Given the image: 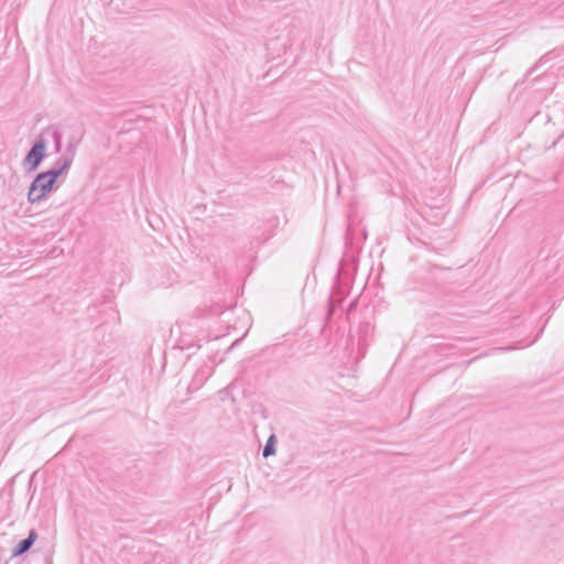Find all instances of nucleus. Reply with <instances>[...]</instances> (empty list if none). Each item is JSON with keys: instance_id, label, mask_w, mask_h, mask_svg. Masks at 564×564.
I'll return each mask as SVG.
<instances>
[{"instance_id": "1", "label": "nucleus", "mask_w": 564, "mask_h": 564, "mask_svg": "<svg viewBox=\"0 0 564 564\" xmlns=\"http://www.w3.org/2000/svg\"><path fill=\"white\" fill-rule=\"evenodd\" d=\"M58 175V172H46L39 174L29 191V199L31 202H39L44 198L51 192L53 184L57 180Z\"/></svg>"}, {"instance_id": "2", "label": "nucleus", "mask_w": 564, "mask_h": 564, "mask_svg": "<svg viewBox=\"0 0 564 564\" xmlns=\"http://www.w3.org/2000/svg\"><path fill=\"white\" fill-rule=\"evenodd\" d=\"M45 144L37 142L26 155V163L31 165V169H35L44 156Z\"/></svg>"}, {"instance_id": "3", "label": "nucleus", "mask_w": 564, "mask_h": 564, "mask_svg": "<svg viewBox=\"0 0 564 564\" xmlns=\"http://www.w3.org/2000/svg\"><path fill=\"white\" fill-rule=\"evenodd\" d=\"M35 538H36V534H35V532L32 531L28 539H25L19 543L18 549L14 551L13 555L18 556V555H21L22 553L26 552L31 547L33 542L35 541Z\"/></svg>"}, {"instance_id": "4", "label": "nucleus", "mask_w": 564, "mask_h": 564, "mask_svg": "<svg viewBox=\"0 0 564 564\" xmlns=\"http://www.w3.org/2000/svg\"><path fill=\"white\" fill-rule=\"evenodd\" d=\"M274 452H275V437L273 435H271L264 446L263 456L268 457V456L274 454Z\"/></svg>"}]
</instances>
